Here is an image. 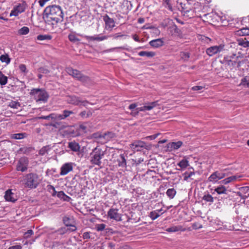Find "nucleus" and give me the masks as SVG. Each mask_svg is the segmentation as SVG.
<instances>
[{
	"label": "nucleus",
	"instance_id": "6ab92c4d",
	"mask_svg": "<svg viewBox=\"0 0 249 249\" xmlns=\"http://www.w3.org/2000/svg\"><path fill=\"white\" fill-rule=\"evenodd\" d=\"M103 20L105 22L107 29H112L115 26V22L113 18H110L108 15H106L103 17Z\"/></svg>",
	"mask_w": 249,
	"mask_h": 249
},
{
	"label": "nucleus",
	"instance_id": "774afa93",
	"mask_svg": "<svg viewBox=\"0 0 249 249\" xmlns=\"http://www.w3.org/2000/svg\"><path fill=\"white\" fill-rule=\"evenodd\" d=\"M70 199H71V197H69L63 193V201H69Z\"/></svg>",
	"mask_w": 249,
	"mask_h": 249
},
{
	"label": "nucleus",
	"instance_id": "cd10ccee",
	"mask_svg": "<svg viewBox=\"0 0 249 249\" xmlns=\"http://www.w3.org/2000/svg\"><path fill=\"white\" fill-rule=\"evenodd\" d=\"M77 126V131L79 133V135H81L83 134L86 133L87 130V123H83L80 124L78 125H76Z\"/></svg>",
	"mask_w": 249,
	"mask_h": 249
},
{
	"label": "nucleus",
	"instance_id": "ea45409f",
	"mask_svg": "<svg viewBox=\"0 0 249 249\" xmlns=\"http://www.w3.org/2000/svg\"><path fill=\"white\" fill-rule=\"evenodd\" d=\"M52 38V36L50 35H39L37 36V39L40 41L45 40H50Z\"/></svg>",
	"mask_w": 249,
	"mask_h": 249
},
{
	"label": "nucleus",
	"instance_id": "20e7f679",
	"mask_svg": "<svg viewBox=\"0 0 249 249\" xmlns=\"http://www.w3.org/2000/svg\"><path fill=\"white\" fill-rule=\"evenodd\" d=\"M243 58V55L240 53H238V54H232L224 57V60L228 65L239 68L241 66Z\"/></svg>",
	"mask_w": 249,
	"mask_h": 249
},
{
	"label": "nucleus",
	"instance_id": "f8f14e48",
	"mask_svg": "<svg viewBox=\"0 0 249 249\" xmlns=\"http://www.w3.org/2000/svg\"><path fill=\"white\" fill-rule=\"evenodd\" d=\"M29 160L26 157H22L19 159L17 163L16 170L18 171L24 172L27 170Z\"/></svg>",
	"mask_w": 249,
	"mask_h": 249
},
{
	"label": "nucleus",
	"instance_id": "e433bc0d",
	"mask_svg": "<svg viewBox=\"0 0 249 249\" xmlns=\"http://www.w3.org/2000/svg\"><path fill=\"white\" fill-rule=\"evenodd\" d=\"M0 61L2 63L9 64L10 63L11 59L8 54H2L0 56Z\"/></svg>",
	"mask_w": 249,
	"mask_h": 249
},
{
	"label": "nucleus",
	"instance_id": "052dcab7",
	"mask_svg": "<svg viewBox=\"0 0 249 249\" xmlns=\"http://www.w3.org/2000/svg\"><path fill=\"white\" fill-rule=\"evenodd\" d=\"M73 114V112L71 111H68L66 110L63 111V119L69 116L71 114Z\"/></svg>",
	"mask_w": 249,
	"mask_h": 249
},
{
	"label": "nucleus",
	"instance_id": "79ce46f5",
	"mask_svg": "<svg viewBox=\"0 0 249 249\" xmlns=\"http://www.w3.org/2000/svg\"><path fill=\"white\" fill-rule=\"evenodd\" d=\"M27 136V134L25 133H20L14 134L12 138L16 140H20L25 138Z\"/></svg>",
	"mask_w": 249,
	"mask_h": 249
},
{
	"label": "nucleus",
	"instance_id": "4be33fe9",
	"mask_svg": "<svg viewBox=\"0 0 249 249\" xmlns=\"http://www.w3.org/2000/svg\"><path fill=\"white\" fill-rule=\"evenodd\" d=\"M186 228L181 225L173 226L167 228L166 231L169 232H174L177 231H184Z\"/></svg>",
	"mask_w": 249,
	"mask_h": 249
},
{
	"label": "nucleus",
	"instance_id": "72a5a7b5",
	"mask_svg": "<svg viewBox=\"0 0 249 249\" xmlns=\"http://www.w3.org/2000/svg\"><path fill=\"white\" fill-rule=\"evenodd\" d=\"M236 34L239 36H249V28H243L240 30H238L236 32Z\"/></svg>",
	"mask_w": 249,
	"mask_h": 249
},
{
	"label": "nucleus",
	"instance_id": "4468645a",
	"mask_svg": "<svg viewBox=\"0 0 249 249\" xmlns=\"http://www.w3.org/2000/svg\"><path fill=\"white\" fill-rule=\"evenodd\" d=\"M224 48V45L213 46L207 48L206 50V53L210 56H212L216 53L222 52Z\"/></svg>",
	"mask_w": 249,
	"mask_h": 249
},
{
	"label": "nucleus",
	"instance_id": "4d7b16f0",
	"mask_svg": "<svg viewBox=\"0 0 249 249\" xmlns=\"http://www.w3.org/2000/svg\"><path fill=\"white\" fill-rule=\"evenodd\" d=\"M163 3L166 4L165 7L167 8L169 10H172V6L170 3V0H163Z\"/></svg>",
	"mask_w": 249,
	"mask_h": 249
},
{
	"label": "nucleus",
	"instance_id": "a18cd8bd",
	"mask_svg": "<svg viewBox=\"0 0 249 249\" xmlns=\"http://www.w3.org/2000/svg\"><path fill=\"white\" fill-rule=\"evenodd\" d=\"M239 85H242L247 88H249V76L244 77L242 80Z\"/></svg>",
	"mask_w": 249,
	"mask_h": 249
},
{
	"label": "nucleus",
	"instance_id": "a211bd4d",
	"mask_svg": "<svg viewBox=\"0 0 249 249\" xmlns=\"http://www.w3.org/2000/svg\"><path fill=\"white\" fill-rule=\"evenodd\" d=\"M237 196L242 199H245L249 196V187L245 186L239 188V191L236 192Z\"/></svg>",
	"mask_w": 249,
	"mask_h": 249
},
{
	"label": "nucleus",
	"instance_id": "c85d7f7f",
	"mask_svg": "<svg viewBox=\"0 0 249 249\" xmlns=\"http://www.w3.org/2000/svg\"><path fill=\"white\" fill-rule=\"evenodd\" d=\"M85 37L88 40H91V41H103L104 40L107 39V36H102L100 37L98 36H85Z\"/></svg>",
	"mask_w": 249,
	"mask_h": 249
},
{
	"label": "nucleus",
	"instance_id": "de8ad7c7",
	"mask_svg": "<svg viewBox=\"0 0 249 249\" xmlns=\"http://www.w3.org/2000/svg\"><path fill=\"white\" fill-rule=\"evenodd\" d=\"M195 173L194 171L190 172H185L183 174V178H184L183 179L184 180L187 181L189 178H191V177L193 175H195Z\"/></svg>",
	"mask_w": 249,
	"mask_h": 249
},
{
	"label": "nucleus",
	"instance_id": "6e6552de",
	"mask_svg": "<svg viewBox=\"0 0 249 249\" xmlns=\"http://www.w3.org/2000/svg\"><path fill=\"white\" fill-rule=\"evenodd\" d=\"M64 100L69 104L74 105H82L83 106H86L89 102L87 100H82L80 97L75 95H67L64 97Z\"/></svg>",
	"mask_w": 249,
	"mask_h": 249
},
{
	"label": "nucleus",
	"instance_id": "69168bd1",
	"mask_svg": "<svg viewBox=\"0 0 249 249\" xmlns=\"http://www.w3.org/2000/svg\"><path fill=\"white\" fill-rule=\"evenodd\" d=\"M203 88V87L202 86H194V87H193L192 88V89L193 90H194V91H196V90H201Z\"/></svg>",
	"mask_w": 249,
	"mask_h": 249
},
{
	"label": "nucleus",
	"instance_id": "39448f33",
	"mask_svg": "<svg viewBox=\"0 0 249 249\" xmlns=\"http://www.w3.org/2000/svg\"><path fill=\"white\" fill-rule=\"evenodd\" d=\"M30 94L37 102H46L49 97L48 93L44 89H32Z\"/></svg>",
	"mask_w": 249,
	"mask_h": 249
},
{
	"label": "nucleus",
	"instance_id": "0e129e2a",
	"mask_svg": "<svg viewBox=\"0 0 249 249\" xmlns=\"http://www.w3.org/2000/svg\"><path fill=\"white\" fill-rule=\"evenodd\" d=\"M90 232H85L83 234V238L84 239H88L90 238Z\"/></svg>",
	"mask_w": 249,
	"mask_h": 249
},
{
	"label": "nucleus",
	"instance_id": "a19ab883",
	"mask_svg": "<svg viewBox=\"0 0 249 249\" xmlns=\"http://www.w3.org/2000/svg\"><path fill=\"white\" fill-rule=\"evenodd\" d=\"M51 150V147L49 145L43 146L39 151V154L43 156L46 154H48V152Z\"/></svg>",
	"mask_w": 249,
	"mask_h": 249
},
{
	"label": "nucleus",
	"instance_id": "8fccbe9b",
	"mask_svg": "<svg viewBox=\"0 0 249 249\" xmlns=\"http://www.w3.org/2000/svg\"><path fill=\"white\" fill-rule=\"evenodd\" d=\"M157 105V103L156 102H153L149 103L147 105L145 106V110H150L153 109Z\"/></svg>",
	"mask_w": 249,
	"mask_h": 249
},
{
	"label": "nucleus",
	"instance_id": "603ef678",
	"mask_svg": "<svg viewBox=\"0 0 249 249\" xmlns=\"http://www.w3.org/2000/svg\"><path fill=\"white\" fill-rule=\"evenodd\" d=\"M69 40L73 42H75L76 41H79L80 40L78 39L75 35L70 34L69 36Z\"/></svg>",
	"mask_w": 249,
	"mask_h": 249
},
{
	"label": "nucleus",
	"instance_id": "c9c22d12",
	"mask_svg": "<svg viewBox=\"0 0 249 249\" xmlns=\"http://www.w3.org/2000/svg\"><path fill=\"white\" fill-rule=\"evenodd\" d=\"M214 191L216 192L218 194H226L227 192V189L226 187L223 185H220L214 189Z\"/></svg>",
	"mask_w": 249,
	"mask_h": 249
},
{
	"label": "nucleus",
	"instance_id": "393cba45",
	"mask_svg": "<svg viewBox=\"0 0 249 249\" xmlns=\"http://www.w3.org/2000/svg\"><path fill=\"white\" fill-rule=\"evenodd\" d=\"M69 148L73 152H79L80 149V146L79 143L75 141L69 142L68 143Z\"/></svg>",
	"mask_w": 249,
	"mask_h": 249
},
{
	"label": "nucleus",
	"instance_id": "473e14b6",
	"mask_svg": "<svg viewBox=\"0 0 249 249\" xmlns=\"http://www.w3.org/2000/svg\"><path fill=\"white\" fill-rule=\"evenodd\" d=\"M139 56H146L147 57H152L155 55V53L153 52L141 51L138 53Z\"/></svg>",
	"mask_w": 249,
	"mask_h": 249
},
{
	"label": "nucleus",
	"instance_id": "f3484780",
	"mask_svg": "<svg viewBox=\"0 0 249 249\" xmlns=\"http://www.w3.org/2000/svg\"><path fill=\"white\" fill-rule=\"evenodd\" d=\"M146 146V143L142 141H136L130 144V147L134 151H140Z\"/></svg>",
	"mask_w": 249,
	"mask_h": 249
},
{
	"label": "nucleus",
	"instance_id": "bb28decb",
	"mask_svg": "<svg viewBox=\"0 0 249 249\" xmlns=\"http://www.w3.org/2000/svg\"><path fill=\"white\" fill-rule=\"evenodd\" d=\"M73 163L72 162L66 163L63 164V175L67 174L73 169Z\"/></svg>",
	"mask_w": 249,
	"mask_h": 249
},
{
	"label": "nucleus",
	"instance_id": "dca6fc26",
	"mask_svg": "<svg viewBox=\"0 0 249 249\" xmlns=\"http://www.w3.org/2000/svg\"><path fill=\"white\" fill-rule=\"evenodd\" d=\"M107 215L110 219L117 221L122 220L121 214L118 213V210L117 209H110L107 212Z\"/></svg>",
	"mask_w": 249,
	"mask_h": 249
},
{
	"label": "nucleus",
	"instance_id": "5fc2aeb1",
	"mask_svg": "<svg viewBox=\"0 0 249 249\" xmlns=\"http://www.w3.org/2000/svg\"><path fill=\"white\" fill-rule=\"evenodd\" d=\"M106 227V225L104 224H100L96 225V229L97 231H102Z\"/></svg>",
	"mask_w": 249,
	"mask_h": 249
},
{
	"label": "nucleus",
	"instance_id": "423d86ee",
	"mask_svg": "<svg viewBox=\"0 0 249 249\" xmlns=\"http://www.w3.org/2000/svg\"><path fill=\"white\" fill-rule=\"evenodd\" d=\"M66 71L70 75L83 83L89 81L90 79L89 77L83 75L80 71L73 69L71 67L66 68Z\"/></svg>",
	"mask_w": 249,
	"mask_h": 249
},
{
	"label": "nucleus",
	"instance_id": "a878e982",
	"mask_svg": "<svg viewBox=\"0 0 249 249\" xmlns=\"http://www.w3.org/2000/svg\"><path fill=\"white\" fill-rule=\"evenodd\" d=\"M241 177V176L238 175L232 176L225 178L224 179L222 180L221 182L222 183L224 184H227L231 182L236 181Z\"/></svg>",
	"mask_w": 249,
	"mask_h": 249
},
{
	"label": "nucleus",
	"instance_id": "09e8293b",
	"mask_svg": "<svg viewBox=\"0 0 249 249\" xmlns=\"http://www.w3.org/2000/svg\"><path fill=\"white\" fill-rule=\"evenodd\" d=\"M202 199L206 202H213V198L210 194L205 195L203 196Z\"/></svg>",
	"mask_w": 249,
	"mask_h": 249
},
{
	"label": "nucleus",
	"instance_id": "b1692460",
	"mask_svg": "<svg viewBox=\"0 0 249 249\" xmlns=\"http://www.w3.org/2000/svg\"><path fill=\"white\" fill-rule=\"evenodd\" d=\"M163 41L161 38L152 40L149 42L151 46L154 48H159L163 45Z\"/></svg>",
	"mask_w": 249,
	"mask_h": 249
},
{
	"label": "nucleus",
	"instance_id": "412c9836",
	"mask_svg": "<svg viewBox=\"0 0 249 249\" xmlns=\"http://www.w3.org/2000/svg\"><path fill=\"white\" fill-rule=\"evenodd\" d=\"M168 23H171V26L169 28V31L172 35H176L179 34L180 31L178 28L177 26L173 22L172 20L168 19Z\"/></svg>",
	"mask_w": 249,
	"mask_h": 249
},
{
	"label": "nucleus",
	"instance_id": "3c124183",
	"mask_svg": "<svg viewBox=\"0 0 249 249\" xmlns=\"http://www.w3.org/2000/svg\"><path fill=\"white\" fill-rule=\"evenodd\" d=\"M180 57L181 59H183L185 61H187L190 57V54L189 53L187 52H181Z\"/></svg>",
	"mask_w": 249,
	"mask_h": 249
},
{
	"label": "nucleus",
	"instance_id": "680f3d73",
	"mask_svg": "<svg viewBox=\"0 0 249 249\" xmlns=\"http://www.w3.org/2000/svg\"><path fill=\"white\" fill-rule=\"evenodd\" d=\"M160 133H157L154 135H150L147 136L145 138V139H149L150 140H155L156 138L158 137V136L160 135Z\"/></svg>",
	"mask_w": 249,
	"mask_h": 249
},
{
	"label": "nucleus",
	"instance_id": "13d9d810",
	"mask_svg": "<svg viewBox=\"0 0 249 249\" xmlns=\"http://www.w3.org/2000/svg\"><path fill=\"white\" fill-rule=\"evenodd\" d=\"M33 233H34L33 231L32 230H29L25 232V233L24 234V237L25 239H27V238H29L32 234H33Z\"/></svg>",
	"mask_w": 249,
	"mask_h": 249
},
{
	"label": "nucleus",
	"instance_id": "e2e57ef3",
	"mask_svg": "<svg viewBox=\"0 0 249 249\" xmlns=\"http://www.w3.org/2000/svg\"><path fill=\"white\" fill-rule=\"evenodd\" d=\"M22 247L21 245H17L15 246H12L8 248V249H22Z\"/></svg>",
	"mask_w": 249,
	"mask_h": 249
},
{
	"label": "nucleus",
	"instance_id": "9b49d317",
	"mask_svg": "<svg viewBox=\"0 0 249 249\" xmlns=\"http://www.w3.org/2000/svg\"><path fill=\"white\" fill-rule=\"evenodd\" d=\"M78 136H79V133L77 131L76 125L70 126L63 125V136L75 137Z\"/></svg>",
	"mask_w": 249,
	"mask_h": 249
},
{
	"label": "nucleus",
	"instance_id": "bf43d9fd",
	"mask_svg": "<svg viewBox=\"0 0 249 249\" xmlns=\"http://www.w3.org/2000/svg\"><path fill=\"white\" fill-rule=\"evenodd\" d=\"M48 189L49 192L52 194L53 196L55 195L56 192L55 190V188L53 186L51 185H48Z\"/></svg>",
	"mask_w": 249,
	"mask_h": 249
},
{
	"label": "nucleus",
	"instance_id": "0eeeda50",
	"mask_svg": "<svg viewBox=\"0 0 249 249\" xmlns=\"http://www.w3.org/2000/svg\"><path fill=\"white\" fill-rule=\"evenodd\" d=\"M66 71L70 75L83 83L89 81L90 79L89 77L83 75L80 71L73 69L71 67L66 68Z\"/></svg>",
	"mask_w": 249,
	"mask_h": 249
},
{
	"label": "nucleus",
	"instance_id": "2eb2a0df",
	"mask_svg": "<svg viewBox=\"0 0 249 249\" xmlns=\"http://www.w3.org/2000/svg\"><path fill=\"white\" fill-rule=\"evenodd\" d=\"M226 176L225 173L218 171L214 172L208 178V181L213 183L217 182L219 180L224 178Z\"/></svg>",
	"mask_w": 249,
	"mask_h": 249
},
{
	"label": "nucleus",
	"instance_id": "4c0bfd02",
	"mask_svg": "<svg viewBox=\"0 0 249 249\" xmlns=\"http://www.w3.org/2000/svg\"><path fill=\"white\" fill-rule=\"evenodd\" d=\"M176 193L177 192L174 188L168 189L166 191V195L170 199H173Z\"/></svg>",
	"mask_w": 249,
	"mask_h": 249
},
{
	"label": "nucleus",
	"instance_id": "f03ea898",
	"mask_svg": "<svg viewBox=\"0 0 249 249\" xmlns=\"http://www.w3.org/2000/svg\"><path fill=\"white\" fill-rule=\"evenodd\" d=\"M23 182L25 187L35 189L39 183L38 176L35 173H29L24 177Z\"/></svg>",
	"mask_w": 249,
	"mask_h": 249
},
{
	"label": "nucleus",
	"instance_id": "ddd939ff",
	"mask_svg": "<svg viewBox=\"0 0 249 249\" xmlns=\"http://www.w3.org/2000/svg\"><path fill=\"white\" fill-rule=\"evenodd\" d=\"M26 3L25 1H23L21 3H19L18 5L15 6L13 9L11 11L10 16H18L19 14L23 13L25 10L26 7Z\"/></svg>",
	"mask_w": 249,
	"mask_h": 249
},
{
	"label": "nucleus",
	"instance_id": "f704fd0d",
	"mask_svg": "<svg viewBox=\"0 0 249 249\" xmlns=\"http://www.w3.org/2000/svg\"><path fill=\"white\" fill-rule=\"evenodd\" d=\"M164 212H162L161 213H159V212L158 211H153L150 212L149 214V217L153 220H155L157 218H158L160 215L163 214Z\"/></svg>",
	"mask_w": 249,
	"mask_h": 249
},
{
	"label": "nucleus",
	"instance_id": "338daca9",
	"mask_svg": "<svg viewBox=\"0 0 249 249\" xmlns=\"http://www.w3.org/2000/svg\"><path fill=\"white\" fill-rule=\"evenodd\" d=\"M125 36L124 35H123L121 33H117L114 35V38H118L119 37H121L123 36Z\"/></svg>",
	"mask_w": 249,
	"mask_h": 249
},
{
	"label": "nucleus",
	"instance_id": "7c9ffc66",
	"mask_svg": "<svg viewBox=\"0 0 249 249\" xmlns=\"http://www.w3.org/2000/svg\"><path fill=\"white\" fill-rule=\"evenodd\" d=\"M237 41L238 45L239 46L244 48L249 47V41L247 40L246 38H239L237 39Z\"/></svg>",
	"mask_w": 249,
	"mask_h": 249
},
{
	"label": "nucleus",
	"instance_id": "f257e3e1",
	"mask_svg": "<svg viewBox=\"0 0 249 249\" xmlns=\"http://www.w3.org/2000/svg\"><path fill=\"white\" fill-rule=\"evenodd\" d=\"M62 14L61 7L57 5H51L45 8L43 15L45 22L52 25L53 28L57 27L60 22L59 17Z\"/></svg>",
	"mask_w": 249,
	"mask_h": 249
},
{
	"label": "nucleus",
	"instance_id": "864d4df0",
	"mask_svg": "<svg viewBox=\"0 0 249 249\" xmlns=\"http://www.w3.org/2000/svg\"><path fill=\"white\" fill-rule=\"evenodd\" d=\"M19 69L20 71L23 73H26L28 71L25 64H21L19 65Z\"/></svg>",
	"mask_w": 249,
	"mask_h": 249
},
{
	"label": "nucleus",
	"instance_id": "c756f323",
	"mask_svg": "<svg viewBox=\"0 0 249 249\" xmlns=\"http://www.w3.org/2000/svg\"><path fill=\"white\" fill-rule=\"evenodd\" d=\"M118 166L120 167H124L126 165V161L125 156L124 154H121L119 158L117 159Z\"/></svg>",
	"mask_w": 249,
	"mask_h": 249
},
{
	"label": "nucleus",
	"instance_id": "37998d69",
	"mask_svg": "<svg viewBox=\"0 0 249 249\" xmlns=\"http://www.w3.org/2000/svg\"><path fill=\"white\" fill-rule=\"evenodd\" d=\"M29 33V29L26 26H24L18 30V34L19 35H25Z\"/></svg>",
	"mask_w": 249,
	"mask_h": 249
},
{
	"label": "nucleus",
	"instance_id": "5701e85b",
	"mask_svg": "<svg viewBox=\"0 0 249 249\" xmlns=\"http://www.w3.org/2000/svg\"><path fill=\"white\" fill-rule=\"evenodd\" d=\"M4 197L7 201L14 202L17 200L15 197V194L12 193L10 190H8L5 192Z\"/></svg>",
	"mask_w": 249,
	"mask_h": 249
},
{
	"label": "nucleus",
	"instance_id": "1a4fd4ad",
	"mask_svg": "<svg viewBox=\"0 0 249 249\" xmlns=\"http://www.w3.org/2000/svg\"><path fill=\"white\" fill-rule=\"evenodd\" d=\"M63 223L65 225L63 227V234L75 231L77 229L74 221L72 218L66 217L63 218Z\"/></svg>",
	"mask_w": 249,
	"mask_h": 249
},
{
	"label": "nucleus",
	"instance_id": "aec40b11",
	"mask_svg": "<svg viewBox=\"0 0 249 249\" xmlns=\"http://www.w3.org/2000/svg\"><path fill=\"white\" fill-rule=\"evenodd\" d=\"M182 143L181 141L169 142L167 144V148L168 150L170 151L174 150H177L182 146Z\"/></svg>",
	"mask_w": 249,
	"mask_h": 249
},
{
	"label": "nucleus",
	"instance_id": "49530a36",
	"mask_svg": "<svg viewBox=\"0 0 249 249\" xmlns=\"http://www.w3.org/2000/svg\"><path fill=\"white\" fill-rule=\"evenodd\" d=\"M184 16L189 18H193L195 16L194 10H189L184 12Z\"/></svg>",
	"mask_w": 249,
	"mask_h": 249
},
{
	"label": "nucleus",
	"instance_id": "6e6d98bb",
	"mask_svg": "<svg viewBox=\"0 0 249 249\" xmlns=\"http://www.w3.org/2000/svg\"><path fill=\"white\" fill-rule=\"evenodd\" d=\"M192 228L194 230H198L202 228V225L198 222H195L192 225Z\"/></svg>",
	"mask_w": 249,
	"mask_h": 249
},
{
	"label": "nucleus",
	"instance_id": "58836bf2",
	"mask_svg": "<svg viewBox=\"0 0 249 249\" xmlns=\"http://www.w3.org/2000/svg\"><path fill=\"white\" fill-rule=\"evenodd\" d=\"M8 81V78L4 75L3 73L0 71V84L1 86L5 85Z\"/></svg>",
	"mask_w": 249,
	"mask_h": 249
},
{
	"label": "nucleus",
	"instance_id": "2f4dec72",
	"mask_svg": "<svg viewBox=\"0 0 249 249\" xmlns=\"http://www.w3.org/2000/svg\"><path fill=\"white\" fill-rule=\"evenodd\" d=\"M177 165L181 169H184L186 168L189 165V161L186 159H183L177 164Z\"/></svg>",
	"mask_w": 249,
	"mask_h": 249
},
{
	"label": "nucleus",
	"instance_id": "9d476101",
	"mask_svg": "<svg viewBox=\"0 0 249 249\" xmlns=\"http://www.w3.org/2000/svg\"><path fill=\"white\" fill-rule=\"evenodd\" d=\"M40 118L46 120H49L50 118H51L53 121L51 124V125L56 128H59V126L62 123V116L61 115H56L54 114H51L48 116H42Z\"/></svg>",
	"mask_w": 249,
	"mask_h": 249
},
{
	"label": "nucleus",
	"instance_id": "c03bdc74",
	"mask_svg": "<svg viewBox=\"0 0 249 249\" xmlns=\"http://www.w3.org/2000/svg\"><path fill=\"white\" fill-rule=\"evenodd\" d=\"M8 106L12 108L18 109L20 107V104L18 101H12L9 102Z\"/></svg>",
	"mask_w": 249,
	"mask_h": 249
},
{
	"label": "nucleus",
	"instance_id": "7ed1b4c3",
	"mask_svg": "<svg viewBox=\"0 0 249 249\" xmlns=\"http://www.w3.org/2000/svg\"><path fill=\"white\" fill-rule=\"evenodd\" d=\"M104 151L98 146L95 147L90 153V161L92 164L100 166L101 159L104 156Z\"/></svg>",
	"mask_w": 249,
	"mask_h": 249
}]
</instances>
